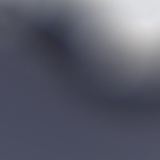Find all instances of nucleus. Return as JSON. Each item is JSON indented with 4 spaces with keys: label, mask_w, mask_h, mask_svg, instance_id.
Wrapping results in <instances>:
<instances>
[{
    "label": "nucleus",
    "mask_w": 160,
    "mask_h": 160,
    "mask_svg": "<svg viewBox=\"0 0 160 160\" xmlns=\"http://www.w3.org/2000/svg\"><path fill=\"white\" fill-rule=\"evenodd\" d=\"M3 130L2 129V128L1 127V130Z\"/></svg>",
    "instance_id": "1"
},
{
    "label": "nucleus",
    "mask_w": 160,
    "mask_h": 160,
    "mask_svg": "<svg viewBox=\"0 0 160 160\" xmlns=\"http://www.w3.org/2000/svg\"><path fill=\"white\" fill-rule=\"evenodd\" d=\"M1 131V130H0V131H1V133H2V131Z\"/></svg>",
    "instance_id": "2"
},
{
    "label": "nucleus",
    "mask_w": 160,
    "mask_h": 160,
    "mask_svg": "<svg viewBox=\"0 0 160 160\" xmlns=\"http://www.w3.org/2000/svg\"><path fill=\"white\" fill-rule=\"evenodd\" d=\"M21 131H22V130H21Z\"/></svg>",
    "instance_id": "3"
},
{
    "label": "nucleus",
    "mask_w": 160,
    "mask_h": 160,
    "mask_svg": "<svg viewBox=\"0 0 160 160\" xmlns=\"http://www.w3.org/2000/svg\"><path fill=\"white\" fill-rule=\"evenodd\" d=\"M48 131H49V130H48Z\"/></svg>",
    "instance_id": "4"
},
{
    "label": "nucleus",
    "mask_w": 160,
    "mask_h": 160,
    "mask_svg": "<svg viewBox=\"0 0 160 160\" xmlns=\"http://www.w3.org/2000/svg\"><path fill=\"white\" fill-rule=\"evenodd\" d=\"M51 131H52V130H51Z\"/></svg>",
    "instance_id": "5"
},
{
    "label": "nucleus",
    "mask_w": 160,
    "mask_h": 160,
    "mask_svg": "<svg viewBox=\"0 0 160 160\" xmlns=\"http://www.w3.org/2000/svg\"><path fill=\"white\" fill-rule=\"evenodd\" d=\"M77 130V129H76V130Z\"/></svg>",
    "instance_id": "6"
}]
</instances>
